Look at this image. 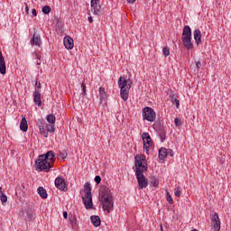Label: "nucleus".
Wrapping results in <instances>:
<instances>
[{
  "instance_id": "f257e3e1",
  "label": "nucleus",
  "mask_w": 231,
  "mask_h": 231,
  "mask_svg": "<svg viewBox=\"0 0 231 231\" xmlns=\"http://www.w3.org/2000/svg\"><path fill=\"white\" fill-rule=\"evenodd\" d=\"M45 120H47L48 124L42 118L38 119L36 124L39 127L40 134L45 138H48V133H55V122L57 118L53 114H49L46 116Z\"/></svg>"
},
{
  "instance_id": "f03ea898",
  "label": "nucleus",
  "mask_w": 231,
  "mask_h": 231,
  "mask_svg": "<svg viewBox=\"0 0 231 231\" xmlns=\"http://www.w3.org/2000/svg\"><path fill=\"white\" fill-rule=\"evenodd\" d=\"M118 87L120 88L121 98L127 102L129 99V91L133 87V80L131 79H125V78L120 77L118 79Z\"/></svg>"
},
{
  "instance_id": "7ed1b4c3",
  "label": "nucleus",
  "mask_w": 231,
  "mask_h": 231,
  "mask_svg": "<svg viewBox=\"0 0 231 231\" xmlns=\"http://www.w3.org/2000/svg\"><path fill=\"white\" fill-rule=\"evenodd\" d=\"M100 201L103 207V210L107 212H111L113 210L114 202H113V194L107 189H103L101 191Z\"/></svg>"
},
{
  "instance_id": "20e7f679",
  "label": "nucleus",
  "mask_w": 231,
  "mask_h": 231,
  "mask_svg": "<svg viewBox=\"0 0 231 231\" xmlns=\"http://www.w3.org/2000/svg\"><path fill=\"white\" fill-rule=\"evenodd\" d=\"M182 44L186 50H192L194 43H192V30L190 26L185 25L182 30Z\"/></svg>"
},
{
  "instance_id": "39448f33",
  "label": "nucleus",
  "mask_w": 231,
  "mask_h": 231,
  "mask_svg": "<svg viewBox=\"0 0 231 231\" xmlns=\"http://www.w3.org/2000/svg\"><path fill=\"white\" fill-rule=\"evenodd\" d=\"M85 195L82 197L85 208L89 210L93 208V195L91 194V184L89 182L84 185Z\"/></svg>"
},
{
  "instance_id": "423d86ee",
  "label": "nucleus",
  "mask_w": 231,
  "mask_h": 231,
  "mask_svg": "<svg viewBox=\"0 0 231 231\" xmlns=\"http://www.w3.org/2000/svg\"><path fill=\"white\" fill-rule=\"evenodd\" d=\"M35 169L40 172H50L51 162L46 160V157L40 155L35 162Z\"/></svg>"
},
{
  "instance_id": "0eeeda50",
  "label": "nucleus",
  "mask_w": 231,
  "mask_h": 231,
  "mask_svg": "<svg viewBox=\"0 0 231 231\" xmlns=\"http://www.w3.org/2000/svg\"><path fill=\"white\" fill-rule=\"evenodd\" d=\"M135 172L147 171V163L145 162V155L140 154L134 157Z\"/></svg>"
},
{
  "instance_id": "6e6552de",
  "label": "nucleus",
  "mask_w": 231,
  "mask_h": 231,
  "mask_svg": "<svg viewBox=\"0 0 231 231\" xmlns=\"http://www.w3.org/2000/svg\"><path fill=\"white\" fill-rule=\"evenodd\" d=\"M143 172L144 171H135V176L140 190H142L143 189H147V187L149 186V180L145 178Z\"/></svg>"
},
{
  "instance_id": "1a4fd4ad",
  "label": "nucleus",
  "mask_w": 231,
  "mask_h": 231,
  "mask_svg": "<svg viewBox=\"0 0 231 231\" xmlns=\"http://www.w3.org/2000/svg\"><path fill=\"white\" fill-rule=\"evenodd\" d=\"M143 117L147 122H154L156 120V112L150 106H145L143 109Z\"/></svg>"
},
{
  "instance_id": "9d476101",
  "label": "nucleus",
  "mask_w": 231,
  "mask_h": 231,
  "mask_svg": "<svg viewBox=\"0 0 231 231\" xmlns=\"http://www.w3.org/2000/svg\"><path fill=\"white\" fill-rule=\"evenodd\" d=\"M91 12L94 15H98L102 10V5H100V0H91L90 2Z\"/></svg>"
},
{
  "instance_id": "9b49d317",
  "label": "nucleus",
  "mask_w": 231,
  "mask_h": 231,
  "mask_svg": "<svg viewBox=\"0 0 231 231\" xmlns=\"http://www.w3.org/2000/svg\"><path fill=\"white\" fill-rule=\"evenodd\" d=\"M212 226L214 231L221 230V220L219 219V216L217 213H214L211 219Z\"/></svg>"
},
{
  "instance_id": "f8f14e48",
  "label": "nucleus",
  "mask_w": 231,
  "mask_h": 231,
  "mask_svg": "<svg viewBox=\"0 0 231 231\" xmlns=\"http://www.w3.org/2000/svg\"><path fill=\"white\" fill-rule=\"evenodd\" d=\"M142 138L143 142V149H145L146 152H149V146L147 145H151V142H152V140L151 139V135L149 134V133L144 132L142 134Z\"/></svg>"
},
{
  "instance_id": "ddd939ff",
  "label": "nucleus",
  "mask_w": 231,
  "mask_h": 231,
  "mask_svg": "<svg viewBox=\"0 0 231 231\" xmlns=\"http://www.w3.org/2000/svg\"><path fill=\"white\" fill-rule=\"evenodd\" d=\"M55 187L59 189V190H65L66 189V181L61 177H58L55 179Z\"/></svg>"
},
{
  "instance_id": "4468645a",
  "label": "nucleus",
  "mask_w": 231,
  "mask_h": 231,
  "mask_svg": "<svg viewBox=\"0 0 231 231\" xmlns=\"http://www.w3.org/2000/svg\"><path fill=\"white\" fill-rule=\"evenodd\" d=\"M63 44L67 50H73V46H75V44L73 43V39L69 36L64 37Z\"/></svg>"
},
{
  "instance_id": "2eb2a0df",
  "label": "nucleus",
  "mask_w": 231,
  "mask_h": 231,
  "mask_svg": "<svg viewBox=\"0 0 231 231\" xmlns=\"http://www.w3.org/2000/svg\"><path fill=\"white\" fill-rule=\"evenodd\" d=\"M0 73L1 75H6V63L5 62V57L3 52L0 51Z\"/></svg>"
},
{
  "instance_id": "dca6fc26",
  "label": "nucleus",
  "mask_w": 231,
  "mask_h": 231,
  "mask_svg": "<svg viewBox=\"0 0 231 231\" xmlns=\"http://www.w3.org/2000/svg\"><path fill=\"white\" fill-rule=\"evenodd\" d=\"M33 100L36 106H42V101L41 100V91L39 90V88H35L33 92Z\"/></svg>"
},
{
  "instance_id": "f3484780",
  "label": "nucleus",
  "mask_w": 231,
  "mask_h": 231,
  "mask_svg": "<svg viewBox=\"0 0 231 231\" xmlns=\"http://www.w3.org/2000/svg\"><path fill=\"white\" fill-rule=\"evenodd\" d=\"M193 37L197 46H199L201 44V37H202L201 31L199 29L194 30Z\"/></svg>"
},
{
  "instance_id": "a211bd4d",
  "label": "nucleus",
  "mask_w": 231,
  "mask_h": 231,
  "mask_svg": "<svg viewBox=\"0 0 231 231\" xmlns=\"http://www.w3.org/2000/svg\"><path fill=\"white\" fill-rule=\"evenodd\" d=\"M42 156H43V158L50 162L55 160V152H53V151H49L46 152V154H42Z\"/></svg>"
},
{
  "instance_id": "6ab92c4d",
  "label": "nucleus",
  "mask_w": 231,
  "mask_h": 231,
  "mask_svg": "<svg viewBox=\"0 0 231 231\" xmlns=\"http://www.w3.org/2000/svg\"><path fill=\"white\" fill-rule=\"evenodd\" d=\"M169 156V150L166 148H161L159 150V160H165Z\"/></svg>"
},
{
  "instance_id": "aec40b11",
  "label": "nucleus",
  "mask_w": 231,
  "mask_h": 231,
  "mask_svg": "<svg viewBox=\"0 0 231 231\" xmlns=\"http://www.w3.org/2000/svg\"><path fill=\"white\" fill-rule=\"evenodd\" d=\"M90 220H91L92 225L96 227L100 226V225L102 223L100 220V217L95 216V215L90 217Z\"/></svg>"
},
{
  "instance_id": "412c9836",
  "label": "nucleus",
  "mask_w": 231,
  "mask_h": 231,
  "mask_svg": "<svg viewBox=\"0 0 231 231\" xmlns=\"http://www.w3.org/2000/svg\"><path fill=\"white\" fill-rule=\"evenodd\" d=\"M31 44H34L35 46H41V44H42L41 36L33 34L32 39L31 41Z\"/></svg>"
},
{
  "instance_id": "4be33fe9",
  "label": "nucleus",
  "mask_w": 231,
  "mask_h": 231,
  "mask_svg": "<svg viewBox=\"0 0 231 231\" xmlns=\"http://www.w3.org/2000/svg\"><path fill=\"white\" fill-rule=\"evenodd\" d=\"M37 192L42 199H46V198H48V192H46V189L43 187H39L37 189Z\"/></svg>"
},
{
  "instance_id": "5701e85b",
  "label": "nucleus",
  "mask_w": 231,
  "mask_h": 231,
  "mask_svg": "<svg viewBox=\"0 0 231 231\" xmlns=\"http://www.w3.org/2000/svg\"><path fill=\"white\" fill-rule=\"evenodd\" d=\"M20 129L23 133H26V131H28V121H26V119L24 117L22 118V120H21Z\"/></svg>"
},
{
  "instance_id": "b1692460",
  "label": "nucleus",
  "mask_w": 231,
  "mask_h": 231,
  "mask_svg": "<svg viewBox=\"0 0 231 231\" xmlns=\"http://www.w3.org/2000/svg\"><path fill=\"white\" fill-rule=\"evenodd\" d=\"M99 99L102 106H106L107 102V96L106 94H99Z\"/></svg>"
},
{
  "instance_id": "393cba45",
  "label": "nucleus",
  "mask_w": 231,
  "mask_h": 231,
  "mask_svg": "<svg viewBox=\"0 0 231 231\" xmlns=\"http://www.w3.org/2000/svg\"><path fill=\"white\" fill-rule=\"evenodd\" d=\"M162 53L165 57H169V55H171V50L169 49V47H163Z\"/></svg>"
},
{
  "instance_id": "a878e982",
  "label": "nucleus",
  "mask_w": 231,
  "mask_h": 231,
  "mask_svg": "<svg viewBox=\"0 0 231 231\" xmlns=\"http://www.w3.org/2000/svg\"><path fill=\"white\" fill-rule=\"evenodd\" d=\"M0 200L2 202V205H5V203H6V201H8V197H6V195L5 193H2L0 196Z\"/></svg>"
},
{
  "instance_id": "bb28decb",
  "label": "nucleus",
  "mask_w": 231,
  "mask_h": 231,
  "mask_svg": "<svg viewBox=\"0 0 231 231\" xmlns=\"http://www.w3.org/2000/svg\"><path fill=\"white\" fill-rule=\"evenodd\" d=\"M174 195L176 196V198H180V196H181V188L180 187L175 188Z\"/></svg>"
},
{
  "instance_id": "cd10ccee",
  "label": "nucleus",
  "mask_w": 231,
  "mask_h": 231,
  "mask_svg": "<svg viewBox=\"0 0 231 231\" xmlns=\"http://www.w3.org/2000/svg\"><path fill=\"white\" fill-rule=\"evenodd\" d=\"M50 12H51V7H50L49 5H44L42 7V13L45 14H50Z\"/></svg>"
},
{
  "instance_id": "c85d7f7f",
  "label": "nucleus",
  "mask_w": 231,
  "mask_h": 231,
  "mask_svg": "<svg viewBox=\"0 0 231 231\" xmlns=\"http://www.w3.org/2000/svg\"><path fill=\"white\" fill-rule=\"evenodd\" d=\"M174 124H175L176 127H181L183 122H181V120L179 117H176L174 119Z\"/></svg>"
},
{
  "instance_id": "c756f323",
  "label": "nucleus",
  "mask_w": 231,
  "mask_h": 231,
  "mask_svg": "<svg viewBox=\"0 0 231 231\" xmlns=\"http://www.w3.org/2000/svg\"><path fill=\"white\" fill-rule=\"evenodd\" d=\"M171 102L176 106V108L178 109L180 107V100L178 98L172 97H171Z\"/></svg>"
},
{
  "instance_id": "7c9ffc66",
  "label": "nucleus",
  "mask_w": 231,
  "mask_h": 231,
  "mask_svg": "<svg viewBox=\"0 0 231 231\" xmlns=\"http://www.w3.org/2000/svg\"><path fill=\"white\" fill-rule=\"evenodd\" d=\"M151 185H152V187H158L160 185V180L156 178H153L151 181Z\"/></svg>"
},
{
  "instance_id": "2f4dec72",
  "label": "nucleus",
  "mask_w": 231,
  "mask_h": 231,
  "mask_svg": "<svg viewBox=\"0 0 231 231\" xmlns=\"http://www.w3.org/2000/svg\"><path fill=\"white\" fill-rule=\"evenodd\" d=\"M166 198L170 205H172V203H174V200L172 199V197L171 196V193H169V191H167Z\"/></svg>"
},
{
  "instance_id": "473e14b6",
  "label": "nucleus",
  "mask_w": 231,
  "mask_h": 231,
  "mask_svg": "<svg viewBox=\"0 0 231 231\" xmlns=\"http://www.w3.org/2000/svg\"><path fill=\"white\" fill-rule=\"evenodd\" d=\"M69 223L72 226H75L77 225V218L75 217H70Z\"/></svg>"
},
{
  "instance_id": "72a5a7b5",
  "label": "nucleus",
  "mask_w": 231,
  "mask_h": 231,
  "mask_svg": "<svg viewBox=\"0 0 231 231\" xmlns=\"http://www.w3.org/2000/svg\"><path fill=\"white\" fill-rule=\"evenodd\" d=\"M23 217H28L29 219H32V212L29 210L23 212Z\"/></svg>"
},
{
  "instance_id": "f704fd0d",
  "label": "nucleus",
  "mask_w": 231,
  "mask_h": 231,
  "mask_svg": "<svg viewBox=\"0 0 231 231\" xmlns=\"http://www.w3.org/2000/svg\"><path fill=\"white\" fill-rule=\"evenodd\" d=\"M95 181L98 185V183H100V181H102V178H100V176L97 175L95 177Z\"/></svg>"
},
{
  "instance_id": "c9c22d12",
  "label": "nucleus",
  "mask_w": 231,
  "mask_h": 231,
  "mask_svg": "<svg viewBox=\"0 0 231 231\" xmlns=\"http://www.w3.org/2000/svg\"><path fill=\"white\" fill-rule=\"evenodd\" d=\"M99 95H106V88H104V87L99 88Z\"/></svg>"
},
{
  "instance_id": "e433bc0d",
  "label": "nucleus",
  "mask_w": 231,
  "mask_h": 231,
  "mask_svg": "<svg viewBox=\"0 0 231 231\" xmlns=\"http://www.w3.org/2000/svg\"><path fill=\"white\" fill-rule=\"evenodd\" d=\"M88 15H89L88 16V23H93V16H91V13H88Z\"/></svg>"
},
{
  "instance_id": "4c0bfd02",
  "label": "nucleus",
  "mask_w": 231,
  "mask_h": 231,
  "mask_svg": "<svg viewBox=\"0 0 231 231\" xmlns=\"http://www.w3.org/2000/svg\"><path fill=\"white\" fill-rule=\"evenodd\" d=\"M196 68H197V69H199V68H201V61L196 62Z\"/></svg>"
},
{
  "instance_id": "58836bf2",
  "label": "nucleus",
  "mask_w": 231,
  "mask_h": 231,
  "mask_svg": "<svg viewBox=\"0 0 231 231\" xmlns=\"http://www.w3.org/2000/svg\"><path fill=\"white\" fill-rule=\"evenodd\" d=\"M35 87H36V89H41V82L36 81Z\"/></svg>"
},
{
  "instance_id": "ea45409f",
  "label": "nucleus",
  "mask_w": 231,
  "mask_h": 231,
  "mask_svg": "<svg viewBox=\"0 0 231 231\" xmlns=\"http://www.w3.org/2000/svg\"><path fill=\"white\" fill-rule=\"evenodd\" d=\"M168 156H174V152H172V150H168Z\"/></svg>"
},
{
  "instance_id": "a19ab883",
  "label": "nucleus",
  "mask_w": 231,
  "mask_h": 231,
  "mask_svg": "<svg viewBox=\"0 0 231 231\" xmlns=\"http://www.w3.org/2000/svg\"><path fill=\"white\" fill-rule=\"evenodd\" d=\"M32 15H33L34 17H37V10L32 9Z\"/></svg>"
},
{
  "instance_id": "79ce46f5",
  "label": "nucleus",
  "mask_w": 231,
  "mask_h": 231,
  "mask_svg": "<svg viewBox=\"0 0 231 231\" xmlns=\"http://www.w3.org/2000/svg\"><path fill=\"white\" fill-rule=\"evenodd\" d=\"M81 89H82L83 93H86V85L81 84Z\"/></svg>"
},
{
  "instance_id": "37998d69",
  "label": "nucleus",
  "mask_w": 231,
  "mask_h": 231,
  "mask_svg": "<svg viewBox=\"0 0 231 231\" xmlns=\"http://www.w3.org/2000/svg\"><path fill=\"white\" fill-rule=\"evenodd\" d=\"M63 217L64 219H68V212L66 211L63 212Z\"/></svg>"
},
{
  "instance_id": "c03bdc74",
  "label": "nucleus",
  "mask_w": 231,
  "mask_h": 231,
  "mask_svg": "<svg viewBox=\"0 0 231 231\" xmlns=\"http://www.w3.org/2000/svg\"><path fill=\"white\" fill-rule=\"evenodd\" d=\"M127 1V3H129V4H131V5H133V3H135L136 2V0H126Z\"/></svg>"
},
{
  "instance_id": "a18cd8bd",
  "label": "nucleus",
  "mask_w": 231,
  "mask_h": 231,
  "mask_svg": "<svg viewBox=\"0 0 231 231\" xmlns=\"http://www.w3.org/2000/svg\"><path fill=\"white\" fill-rule=\"evenodd\" d=\"M25 12L28 14L30 12V8H28V5L25 6Z\"/></svg>"
},
{
  "instance_id": "49530a36",
  "label": "nucleus",
  "mask_w": 231,
  "mask_h": 231,
  "mask_svg": "<svg viewBox=\"0 0 231 231\" xmlns=\"http://www.w3.org/2000/svg\"><path fill=\"white\" fill-rule=\"evenodd\" d=\"M0 194H1V195L4 194V193H3V188H2V187H0Z\"/></svg>"
},
{
  "instance_id": "de8ad7c7",
  "label": "nucleus",
  "mask_w": 231,
  "mask_h": 231,
  "mask_svg": "<svg viewBox=\"0 0 231 231\" xmlns=\"http://www.w3.org/2000/svg\"><path fill=\"white\" fill-rule=\"evenodd\" d=\"M161 231H163V226L161 225Z\"/></svg>"
},
{
  "instance_id": "09e8293b",
  "label": "nucleus",
  "mask_w": 231,
  "mask_h": 231,
  "mask_svg": "<svg viewBox=\"0 0 231 231\" xmlns=\"http://www.w3.org/2000/svg\"><path fill=\"white\" fill-rule=\"evenodd\" d=\"M36 64L39 66L41 63L39 61H37Z\"/></svg>"
}]
</instances>
